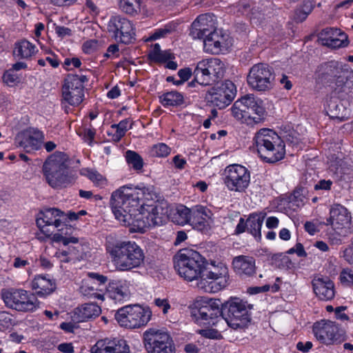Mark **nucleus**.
Instances as JSON below:
<instances>
[{
    "instance_id": "nucleus-24",
    "label": "nucleus",
    "mask_w": 353,
    "mask_h": 353,
    "mask_svg": "<svg viewBox=\"0 0 353 353\" xmlns=\"http://www.w3.org/2000/svg\"><path fill=\"white\" fill-rule=\"evenodd\" d=\"M202 39L204 51L213 54L225 52L232 45V38L227 34L218 32L217 30Z\"/></svg>"
},
{
    "instance_id": "nucleus-57",
    "label": "nucleus",
    "mask_w": 353,
    "mask_h": 353,
    "mask_svg": "<svg viewBox=\"0 0 353 353\" xmlns=\"http://www.w3.org/2000/svg\"><path fill=\"white\" fill-rule=\"evenodd\" d=\"M177 75L180 78L179 79V81H176V83H182L183 84L185 81H187L190 77L193 75L194 73L191 68H184L182 69H180L177 72Z\"/></svg>"
},
{
    "instance_id": "nucleus-3",
    "label": "nucleus",
    "mask_w": 353,
    "mask_h": 353,
    "mask_svg": "<svg viewBox=\"0 0 353 353\" xmlns=\"http://www.w3.org/2000/svg\"><path fill=\"white\" fill-rule=\"evenodd\" d=\"M259 158L266 163L274 164L282 161L286 154L285 141L274 130L261 128L254 138Z\"/></svg>"
},
{
    "instance_id": "nucleus-64",
    "label": "nucleus",
    "mask_w": 353,
    "mask_h": 353,
    "mask_svg": "<svg viewBox=\"0 0 353 353\" xmlns=\"http://www.w3.org/2000/svg\"><path fill=\"white\" fill-rule=\"evenodd\" d=\"M79 196L81 198L86 199H93L94 201H99L103 199V196L100 194H93L92 191H87L83 190H79Z\"/></svg>"
},
{
    "instance_id": "nucleus-7",
    "label": "nucleus",
    "mask_w": 353,
    "mask_h": 353,
    "mask_svg": "<svg viewBox=\"0 0 353 353\" xmlns=\"http://www.w3.org/2000/svg\"><path fill=\"white\" fill-rule=\"evenodd\" d=\"M201 279L196 283L199 289L205 292L214 293L224 288L229 279L228 266L221 261L211 263L205 258Z\"/></svg>"
},
{
    "instance_id": "nucleus-35",
    "label": "nucleus",
    "mask_w": 353,
    "mask_h": 353,
    "mask_svg": "<svg viewBox=\"0 0 353 353\" xmlns=\"http://www.w3.org/2000/svg\"><path fill=\"white\" fill-rule=\"evenodd\" d=\"M74 228L69 223L62 224L50 237L56 243H61L64 245L69 243H78L79 239L73 236Z\"/></svg>"
},
{
    "instance_id": "nucleus-51",
    "label": "nucleus",
    "mask_w": 353,
    "mask_h": 353,
    "mask_svg": "<svg viewBox=\"0 0 353 353\" xmlns=\"http://www.w3.org/2000/svg\"><path fill=\"white\" fill-rule=\"evenodd\" d=\"M203 327V329L196 330V334L210 339H221L223 338L221 333L217 330L216 327Z\"/></svg>"
},
{
    "instance_id": "nucleus-54",
    "label": "nucleus",
    "mask_w": 353,
    "mask_h": 353,
    "mask_svg": "<svg viewBox=\"0 0 353 353\" xmlns=\"http://www.w3.org/2000/svg\"><path fill=\"white\" fill-rule=\"evenodd\" d=\"M81 65L82 61L79 57H66L62 63L63 68L66 71H70L76 68H80Z\"/></svg>"
},
{
    "instance_id": "nucleus-33",
    "label": "nucleus",
    "mask_w": 353,
    "mask_h": 353,
    "mask_svg": "<svg viewBox=\"0 0 353 353\" xmlns=\"http://www.w3.org/2000/svg\"><path fill=\"white\" fill-rule=\"evenodd\" d=\"M160 103L165 108L185 107L187 103L184 94L176 90L166 91L159 96Z\"/></svg>"
},
{
    "instance_id": "nucleus-10",
    "label": "nucleus",
    "mask_w": 353,
    "mask_h": 353,
    "mask_svg": "<svg viewBox=\"0 0 353 353\" xmlns=\"http://www.w3.org/2000/svg\"><path fill=\"white\" fill-rule=\"evenodd\" d=\"M312 332L320 344L323 345H338L347 339L345 329L332 320H319L312 326Z\"/></svg>"
},
{
    "instance_id": "nucleus-9",
    "label": "nucleus",
    "mask_w": 353,
    "mask_h": 353,
    "mask_svg": "<svg viewBox=\"0 0 353 353\" xmlns=\"http://www.w3.org/2000/svg\"><path fill=\"white\" fill-rule=\"evenodd\" d=\"M1 296L7 307L17 312H32L39 305L35 294L22 288L3 289Z\"/></svg>"
},
{
    "instance_id": "nucleus-43",
    "label": "nucleus",
    "mask_w": 353,
    "mask_h": 353,
    "mask_svg": "<svg viewBox=\"0 0 353 353\" xmlns=\"http://www.w3.org/2000/svg\"><path fill=\"white\" fill-rule=\"evenodd\" d=\"M81 174L88 178L97 187L103 188L106 185L107 181L105 176H103L97 170L91 168H84L81 170Z\"/></svg>"
},
{
    "instance_id": "nucleus-31",
    "label": "nucleus",
    "mask_w": 353,
    "mask_h": 353,
    "mask_svg": "<svg viewBox=\"0 0 353 353\" xmlns=\"http://www.w3.org/2000/svg\"><path fill=\"white\" fill-rule=\"evenodd\" d=\"M313 291L321 301H331L334 296V285L329 277L314 279L312 281Z\"/></svg>"
},
{
    "instance_id": "nucleus-52",
    "label": "nucleus",
    "mask_w": 353,
    "mask_h": 353,
    "mask_svg": "<svg viewBox=\"0 0 353 353\" xmlns=\"http://www.w3.org/2000/svg\"><path fill=\"white\" fill-rule=\"evenodd\" d=\"M278 285H264L262 286H252L249 287L247 289V292L250 294H256L259 293L265 292L268 291H271L273 293L278 292Z\"/></svg>"
},
{
    "instance_id": "nucleus-29",
    "label": "nucleus",
    "mask_w": 353,
    "mask_h": 353,
    "mask_svg": "<svg viewBox=\"0 0 353 353\" xmlns=\"http://www.w3.org/2000/svg\"><path fill=\"white\" fill-rule=\"evenodd\" d=\"M234 272L241 279L253 276L256 274V261L252 256L240 255L233 259Z\"/></svg>"
},
{
    "instance_id": "nucleus-30",
    "label": "nucleus",
    "mask_w": 353,
    "mask_h": 353,
    "mask_svg": "<svg viewBox=\"0 0 353 353\" xmlns=\"http://www.w3.org/2000/svg\"><path fill=\"white\" fill-rule=\"evenodd\" d=\"M32 288L36 296L46 299L56 290L57 284L50 274H36L32 281Z\"/></svg>"
},
{
    "instance_id": "nucleus-6",
    "label": "nucleus",
    "mask_w": 353,
    "mask_h": 353,
    "mask_svg": "<svg viewBox=\"0 0 353 353\" xmlns=\"http://www.w3.org/2000/svg\"><path fill=\"white\" fill-rule=\"evenodd\" d=\"M232 115L241 123L254 125L265 119V109L263 101L254 94H246L236 100L230 108Z\"/></svg>"
},
{
    "instance_id": "nucleus-22",
    "label": "nucleus",
    "mask_w": 353,
    "mask_h": 353,
    "mask_svg": "<svg viewBox=\"0 0 353 353\" xmlns=\"http://www.w3.org/2000/svg\"><path fill=\"white\" fill-rule=\"evenodd\" d=\"M109 32H113L116 39L125 45L135 41V30L132 23L121 15L112 17L108 25Z\"/></svg>"
},
{
    "instance_id": "nucleus-49",
    "label": "nucleus",
    "mask_w": 353,
    "mask_h": 353,
    "mask_svg": "<svg viewBox=\"0 0 353 353\" xmlns=\"http://www.w3.org/2000/svg\"><path fill=\"white\" fill-rule=\"evenodd\" d=\"M349 44L350 40L347 34L345 32L341 31L340 36L331 39V40H330V43L325 46L331 49H338L347 47Z\"/></svg>"
},
{
    "instance_id": "nucleus-12",
    "label": "nucleus",
    "mask_w": 353,
    "mask_h": 353,
    "mask_svg": "<svg viewBox=\"0 0 353 353\" xmlns=\"http://www.w3.org/2000/svg\"><path fill=\"white\" fill-rule=\"evenodd\" d=\"M235 83L229 79L218 81L204 96L206 104L210 107L223 109L229 105L236 96Z\"/></svg>"
},
{
    "instance_id": "nucleus-26",
    "label": "nucleus",
    "mask_w": 353,
    "mask_h": 353,
    "mask_svg": "<svg viewBox=\"0 0 353 353\" xmlns=\"http://www.w3.org/2000/svg\"><path fill=\"white\" fill-rule=\"evenodd\" d=\"M45 137L43 132L37 128L30 127L17 137V144L26 152L37 151L41 148Z\"/></svg>"
},
{
    "instance_id": "nucleus-37",
    "label": "nucleus",
    "mask_w": 353,
    "mask_h": 353,
    "mask_svg": "<svg viewBox=\"0 0 353 353\" xmlns=\"http://www.w3.org/2000/svg\"><path fill=\"white\" fill-rule=\"evenodd\" d=\"M208 212H210V210L206 207L196 205L194 208L191 209V217L189 223L196 227L197 230H203L206 226Z\"/></svg>"
},
{
    "instance_id": "nucleus-25",
    "label": "nucleus",
    "mask_w": 353,
    "mask_h": 353,
    "mask_svg": "<svg viewBox=\"0 0 353 353\" xmlns=\"http://www.w3.org/2000/svg\"><path fill=\"white\" fill-rule=\"evenodd\" d=\"M216 30L214 15L206 12L200 14L192 23L190 35L193 39H201Z\"/></svg>"
},
{
    "instance_id": "nucleus-60",
    "label": "nucleus",
    "mask_w": 353,
    "mask_h": 353,
    "mask_svg": "<svg viewBox=\"0 0 353 353\" xmlns=\"http://www.w3.org/2000/svg\"><path fill=\"white\" fill-rule=\"evenodd\" d=\"M154 305L159 308L161 309L164 314L168 312L171 308V305L168 299H161V298H155L154 301Z\"/></svg>"
},
{
    "instance_id": "nucleus-58",
    "label": "nucleus",
    "mask_w": 353,
    "mask_h": 353,
    "mask_svg": "<svg viewBox=\"0 0 353 353\" xmlns=\"http://www.w3.org/2000/svg\"><path fill=\"white\" fill-rule=\"evenodd\" d=\"M55 257L59 260L60 263H74L72 254L68 253L66 249L58 250L55 254Z\"/></svg>"
},
{
    "instance_id": "nucleus-56",
    "label": "nucleus",
    "mask_w": 353,
    "mask_h": 353,
    "mask_svg": "<svg viewBox=\"0 0 353 353\" xmlns=\"http://www.w3.org/2000/svg\"><path fill=\"white\" fill-rule=\"evenodd\" d=\"M83 10L92 16H97L100 13V8L94 0H85Z\"/></svg>"
},
{
    "instance_id": "nucleus-28",
    "label": "nucleus",
    "mask_w": 353,
    "mask_h": 353,
    "mask_svg": "<svg viewBox=\"0 0 353 353\" xmlns=\"http://www.w3.org/2000/svg\"><path fill=\"white\" fill-rule=\"evenodd\" d=\"M126 340L123 339H101L92 348V353H129Z\"/></svg>"
},
{
    "instance_id": "nucleus-11",
    "label": "nucleus",
    "mask_w": 353,
    "mask_h": 353,
    "mask_svg": "<svg viewBox=\"0 0 353 353\" xmlns=\"http://www.w3.org/2000/svg\"><path fill=\"white\" fill-rule=\"evenodd\" d=\"M149 307L140 305H127L118 309L114 317L118 324L127 329H136L145 326L151 319Z\"/></svg>"
},
{
    "instance_id": "nucleus-23",
    "label": "nucleus",
    "mask_w": 353,
    "mask_h": 353,
    "mask_svg": "<svg viewBox=\"0 0 353 353\" xmlns=\"http://www.w3.org/2000/svg\"><path fill=\"white\" fill-rule=\"evenodd\" d=\"M265 215V213L259 212L250 213L246 219L240 217L234 230V234L240 235L248 232L256 240H261L262 238L261 230Z\"/></svg>"
},
{
    "instance_id": "nucleus-59",
    "label": "nucleus",
    "mask_w": 353,
    "mask_h": 353,
    "mask_svg": "<svg viewBox=\"0 0 353 353\" xmlns=\"http://www.w3.org/2000/svg\"><path fill=\"white\" fill-rule=\"evenodd\" d=\"M172 164L176 170H182L187 165V161L181 154H178L174 156Z\"/></svg>"
},
{
    "instance_id": "nucleus-38",
    "label": "nucleus",
    "mask_w": 353,
    "mask_h": 353,
    "mask_svg": "<svg viewBox=\"0 0 353 353\" xmlns=\"http://www.w3.org/2000/svg\"><path fill=\"white\" fill-rule=\"evenodd\" d=\"M332 174L340 185L347 184L353 179L352 166L345 161L336 170L334 171Z\"/></svg>"
},
{
    "instance_id": "nucleus-21",
    "label": "nucleus",
    "mask_w": 353,
    "mask_h": 353,
    "mask_svg": "<svg viewBox=\"0 0 353 353\" xmlns=\"http://www.w3.org/2000/svg\"><path fill=\"white\" fill-rule=\"evenodd\" d=\"M61 210L57 208H46L41 210L36 218L40 232L46 237L50 238L62 225Z\"/></svg>"
},
{
    "instance_id": "nucleus-36",
    "label": "nucleus",
    "mask_w": 353,
    "mask_h": 353,
    "mask_svg": "<svg viewBox=\"0 0 353 353\" xmlns=\"http://www.w3.org/2000/svg\"><path fill=\"white\" fill-rule=\"evenodd\" d=\"M209 76H211L212 83L218 82L225 73L224 63L219 58L212 57L203 59Z\"/></svg>"
},
{
    "instance_id": "nucleus-1",
    "label": "nucleus",
    "mask_w": 353,
    "mask_h": 353,
    "mask_svg": "<svg viewBox=\"0 0 353 353\" xmlns=\"http://www.w3.org/2000/svg\"><path fill=\"white\" fill-rule=\"evenodd\" d=\"M143 197L141 190L125 186L111 194L112 213L132 232L144 233L152 226L164 224L168 219L181 225L190 223L191 209L183 204L169 210L168 204H144Z\"/></svg>"
},
{
    "instance_id": "nucleus-40",
    "label": "nucleus",
    "mask_w": 353,
    "mask_h": 353,
    "mask_svg": "<svg viewBox=\"0 0 353 353\" xmlns=\"http://www.w3.org/2000/svg\"><path fill=\"white\" fill-rule=\"evenodd\" d=\"M203 59L199 61L196 64L193 73L196 76V81L201 85L206 86L212 84V79L211 76H209Z\"/></svg>"
},
{
    "instance_id": "nucleus-32",
    "label": "nucleus",
    "mask_w": 353,
    "mask_h": 353,
    "mask_svg": "<svg viewBox=\"0 0 353 353\" xmlns=\"http://www.w3.org/2000/svg\"><path fill=\"white\" fill-rule=\"evenodd\" d=\"M101 313V308L96 303H84L75 308L72 318L77 322H86L89 319L99 316Z\"/></svg>"
},
{
    "instance_id": "nucleus-15",
    "label": "nucleus",
    "mask_w": 353,
    "mask_h": 353,
    "mask_svg": "<svg viewBox=\"0 0 353 353\" xmlns=\"http://www.w3.org/2000/svg\"><path fill=\"white\" fill-rule=\"evenodd\" d=\"M88 81V77L82 73L67 74L61 87L62 99L70 105H79L83 101L84 85Z\"/></svg>"
},
{
    "instance_id": "nucleus-20",
    "label": "nucleus",
    "mask_w": 353,
    "mask_h": 353,
    "mask_svg": "<svg viewBox=\"0 0 353 353\" xmlns=\"http://www.w3.org/2000/svg\"><path fill=\"white\" fill-rule=\"evenodd\" d=\"M110 279L104 274L97 272H88L86 278L80 287L82 294L90 299L104 301L105 290Z\"/></svg>"
},
{
    "instance_id": "nucleus-17",
    "label": "nucleus",
    "mask_w": 353,
    "mask_h": 353,
    "mask_svg": "<svg viewBox=\"0 0 353 353\" xmlns=\"http://www.w3.org/2000/svg\"><path fill=\"white\" fill-rule=\"evenodd\" d=\"M275 73L268 63H255L249 70L247 83L256 92H265L272 90L274 85Z\"/></svg>"
},
{
    "instance_id": "nucleus-14",
    "label": "nucleus",
    "mask_w": 353,
    "mask_h": 353,
    "mask_svg": "<svg viewBox=\"0 0 353 353\" xmlns=\"http://www.w3.org/2000/svg\"><path fill=\"white\" fill-rule=\"evenodd\" d=\"M222 179L228 190L242 193L250 186L251 172L241 164H230L224 169Z\"/></svg>"
},
{
    "instance_id": "nucleus-8",
    "label": "nucleus",
    "mask_w": 353,
    "mask_h": 353,
    "mask_svg": "<svg viewBox=\"0 0 353 353\" xmlns=\"http://www.w3.org/2000/svg\"><path fill=\"white\" fill-rule=\"evenodd\" d=\"M192 310L194 323L200 327H217L223 322L221 301L213 298H201L195 301Z\"/></svg>"
},
{
    "instance_id": "nucleus-18",
    "label": "nucleus",
    "mask_w": 353,
    "mask_h": 353,
    "mask_svg": "<svg viewBox=\"0 0 353 353\" xmlns=\"http://www.w3.org/2000/svg\"><path fill=\"white\" fill-rule=\"evenodd\" d=\"M342 68L339 61L332 59L323 61L316 66L314 77L316 83L323 85H332L335 83L341 86L345 83L341 79Z\"/></svg>"
},
{
    "instance_id": "nucleus-19",
    "label": "nucleus",
    "mask_w": 353,
    "mask_h": 353,
    "mask_svg": "<svg viewBox=\"0 0 353 353\" xmlns=\"http://www.w3.org/2000/svg\"><path fill=\"white\" fill-rule=\"evenodd\" d=\"M327 224L340 236L345 237L353 233L352 216L347 209L341 204H333L330 209V218Z\"/></svg>"
},
{
    "instance_id": "nucleus-41",
    "label": "nucleus",
    "mask_w": 353,
    "mask_h": 353,
    "mask_svg": "<svg viewBox=\"0 0 353 353\" xmlns=\"http://www.w3.org/2000/svg\"><path fill=\"white\" fill-rule=\"evenodd\" d=\"M130 121V119L128 118L121 120L119 123L111 125L112 128L116 129L112 138L113 141L119 142L125 136L126 131L132 128V123L128 125Z\"/></svg>"
},
{
    "instance_id": "nucleus-48",
    "label": "nucleus",
    "mask_w": 353,
    "mask_h": 353,
    "mask_svg": "<svg viewBox=\"0 0 353 353\" xmlns=\"http://www.w3.org/2000/svg\"><path fill=\"white\" fill-rule=\"evenodd\" d=\"M329 169L331 172L336 170L345 162V155L341 152L331 153L327 156Z\"/></svg>"
},
{
    "instance_id": "nucleus-5",
    "label": "nucleus",
    "mask_w": 353,
    "mask_h": 353,
    "mask_svg": "<svg viewBox=\"0 0 353 353\" xmlns=\"http://www.w3.org/2000/svg\"><path fill=\"white\" fill-rule=\"evenodd\" d=\"M174 268L179 276L188 281L201 279L205 257L198 251L190 248L180 249L172 258Z\"/></svg>"
},
{
    "instance_id": "nucleus-53",
    "label": "nucleus",
    "mask_w": 353,
    "mask_h": 353,
    "mask_svg": "<svg viewBox=\"0 0 353 353\" xmlns=\"http://www.w3.org/2000/svg\"><path fill=\"white\" fill-rule=\"evenodd\" d=\"M339 280L343 285L353 286V270L350 268H344L339 274Z\"/></svg>"
},
{
    "instance_id": "nucleus-42",
    "label": "nucleus",
    "mask_w": 353,
    "mask_h": 353,
    "mask_svg": "<svg viewBox=\"0 0 353 353\" xmlns=\"http://www.w3.org/2000/svg\"><path fill=\"white\" fill-rule=\"evenodd\" d=\"M141 0H120L119 7L127 14L134 16L141 12Z\"/></svg>"
},
{
    "instance_id": "nucleus-50",
    "label": "nucleus",
    "mask_w": 353,
    "mask_h": 353,
    "mask_svg": "<svg viewBox=\"0 0 353 353\" xmlns=\"http://www.w3.org/2000/svg\"><path fill=\"white\" fill-rule=\"evenodd\" d=\"M332 187L333 182L332 179H321L314 184V191L316 192L317 194H321L322 196L326 193V196H327L332 190Z\"/></svg>"
},
{
    "instance_id": "nucleus-61",
    "label": "nucleus",
    "mask_w": 353,
    "mask_h": 353,
    "mask_svg": "<svg viewBox=\"0 0 353 353\" xmlns=\"http://www.w3.org/2000/svg\"><path fill=\"white\" fill-rule=\"evenodd\" d=\"M341 257L350 264H353V239L351 245L347 246L342 251Z\"/></svg>"
},
{
    "instance_id": "nucleus-47",
    "label": "nucleus",
    "mask_w": 353,
    "mask_h": 353,
    "mask_svg": "<svg viewBox=\"0 0 353 353\" xmlns=\"http://www.w3.org/2000/svg\"><path fill=\"white\" fill-rule=\"evenodd\" d=\"M15 325V320L13 315L8 312H0V331H10Z\"/></svg>"
},
{
    "instance_id": "nucleus-39",
    "label": "nucleus",
    "mask_w": 353,
    "mask_h": 353,
    "mask_svg": "<svg viewBox=\"0 0 353 353\" xmlns=\"http://www.w3.org/2000/svg\"><path fill=\"white\" fill-rule=\"evenodd\" d=\"M172 58L173 54L172 52L169 50L162 51L159 43H155L151 52H149L148 54V59L151 62L157 63V64H163V63H165Z\"/></svg>"
},
{
    "instance_id": "nucleus-44",
    "label": "nucleus",
    "mask_w": 353,
    "mask_h": 353,
    "mask_svg": "<svg viewBox=\"0 0 353 353\" xmlns=\"http://www.w3.org/2000/svg\"><path fill=\"white\" fill-rule=\"evenodd\" d=\"M172 152V148L164 143H157L150 146L149 155L152 158H167Z\"/></svg>"
},
{
    "instance_id": "nucleus-16",
    "label": "nucleus",
    "mask_w": 353,
    "mask_h": 353,
    "mask_svg": "<svg viewBox=\"0 0 353 353\" xmlns=\"http://www.w3.org/2000/svg\"><path fill=\"white\" fill-rule=\"evenodd\" d=\"M223 321L233 329L243 328L250 322L246 303L240 298H232L223 303L221 302Z\"/></svg>"
},
{
    "instance_id": "nucleus-34",
    "label": "nucleus",
    "mask_w": 353,
    "mask_h": 353,
    "mask_svg": "<svg viewBox=\"0 0 353 353\" xmlns=\"http://www.w3.org/2000/svg\"><path fill=\"white\" fill-rule=\"evenodd\" d=\"M38 51L37 46L31 42L22 39L18 40L14 44V50H12V54L14 57L19 59H29L34 56Z\"/></svg>"
},
{
    "instance_id": "nucleus-27",
    "label": "nucleus",
    "mask_w": 353,
    "mask_h": 353,
    "mask_svg": "<svg viewBox=\"0 0 353 353\" xmlns=\"http://www.w3.org/2000/svg\"><path fill=\"white\" fill-rule=\"evenodd\" d=\"M105 295L115 303H123L129 300L130 291L125 280L110 279Z\"/></svg>"
},
{
    "instance_id": "nucleus-2",
    "label": "nucleus",
    "mask_w": 353,
    "mask_h": 353,
    "mask_svg": "<svg viewBox=\"0 0 353 353\" xmlns=\"http://www.w3.org/2000/svg\"><path fill=\"white\" fill-rule=\"evenodd\" d=\"M105 250L111 262L121 271H128L139 267L144 261L143 250L134 241H115L108 242Z\"/></svg>"
},
{
    "instance_id": "nucleus-45",
    "label": "nucleus",
    "mask_w": 353,
    "mask_h": 353,
    "mask_svg": "<svg viewBox=\"0 0 353 353\" xmlns=\"http://www.w3.org/2000/svg\"><path fill=\"white\" fill-rule=\"evenodd\" d=\"M125 161L134 170H141L144 166L143 157L134 150H128L125 152Z\"/></svg>"
},
{
    "instance_id": "nucleus-13",
    "label": "nucleus",
    "mask_w": 353,
    "mask_h": 353,
    "mask_svg": "<svg viewBox=\"0 0 353 353\" xmlns=\"http://www.w3.org/2000/svg\"><path fill=\"white\" fill-rule=\"evenodd\" d=\"M143 343L147 353H175L173 338L166 331L149 328L143 334Z\"/></svg>"
},
{
    "instance_id": "nucleus-55",
    "label": "nucleus",
    "mask_w": 353,
    "mask_h": 353,
    "mask_svg": "<svg viewBox=\"0 0 353 353\" xmlns=\"http://www.w3.org/2000/svg\"><path fill=\"white\" fill-rule=\"evenodd\" d=\"M3 81L9 86H13L19 82V77L14 73V72L10 69L6 70L2 77Z\"/></svg>"
},
{
    "instance_id": "nucleus-4",
    "label": "nucleus",
    "mask_w": 353,
    "mask_h": 353,
    "mask_svg": "<svg viewBox=\"0 0 353 353\" xmlns=\"http://www.w3.org/2000/svg\"><path fill=\"white\" fill-rule=\"evenodd\" d=\"M42 172L46 183L54 189L65 188L74 181L69 161L61 154L50 155L43 164Z\"/></svg>"
},
{
    "instance_id": "nucleus-46",
    "label": "nucleus",
    "mask_w": 353,
    "mask_h": 353,
    "mask_svg": "<svg viewBox=\"0 0 353 353\" xmlns=\"http://www.w3.org/2000/svg\"><path fill=\"white\" fill-rule=\"evenodd\" d=\"M341 30L335 28H327L321 31L319 34V39L322 46H325L330 43V39H334L336 37L340 36Z\"/></svg>"
},
{
    "instance_id": "nucleus-62",
    "label": "nucleus",
    "mask_w": 353,
    "mask_h": 353,
    "mask_svg": "<svg viewBox=\"0 0 353 353\" xmlns=\"http://www.w3.org/2000/svg\"><path fill=\"white\" fill-rule=\"evenodd\" d=\"M347 309L345 306L336 307L334 310L335 318L339 321H348L350 319L349 316L344 312Z\"/></svg>"
},
{
    "instance_id": "nucleus-63",
    "label": "nucleus",
    "mask_w": 353,
    "mask_h": 353,
    "mask_svg": "<svg viewBox=\"0 0 353 353\" xmlns=\"http://www.w3.org/2000/svg\"><path fill=\"white\" fill-rule=\"evenodd\" d=\"M61 217L62 224L65 225V223H69V221H73L79 219V214L74 212H68V213H64L61 211Z\"/></svg>"
}]
</instances>
